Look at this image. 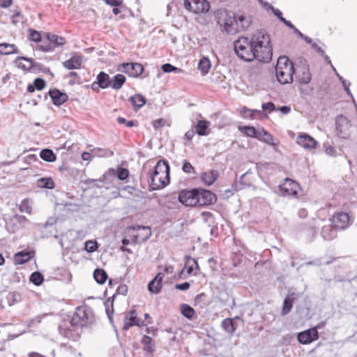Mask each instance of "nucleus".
Here are the masks:
<instances>
[{
	"label": "nucleus",
	"mask_w": 357,
	"mask_h": 357,
	"mask_svg": "<svg viewBox=\"0 0 357 357\" xmlns=\"http://www.w3.org/2000/svg\"><path fill=\"white\" fill-rule=\"evenodd\" d=\"M256 59L268 63L272 59L273 47L270 35L264 31H257L251 37Z\"/></svg>",
	"instance_id": "obj_1"
},
{
	"label": "nucleus",
	"mask_w": 357,
	"mask_h": 357,
	"mask_svg": "<svg viewBox=\"0 0 357 357\" xmlns=\"http://www.w3.org/2000/svg\"><path fill=\"white\" fill-rule=\"evenodd\" d=\"M151 235V229L145 226H131L125 229L124 238L122 240L123 246L121 250L127 253H132V250L126 246L131 244L135 245L146 241Z\"/></svg>",
	"instance_id": "obj_2"
},
{
	"label": "nucleus",
	"mask_w": 357,
	"mask_h": 357,
	"mask_svg": "<svg viewBox=\"0 0 357 357\" xmlns=\"http://www.w3.org/2000/svg\"><path fill=\"white\" fill-rule=\"evenodd\" d=\"M169 166L167 161L159 160L151 174V186L153 190H160L169 183Z\"/></svg>",
	"instance_id": "obj_3"
},
{
	"label": "nucleus",
	"mask_w": 357,
	"mask_h": 357,
	"mask_svg": "<svg viewBox=\"0 0 357 357\" xmlns=\"http://www.w3.org/2000/svg\"><path fill=\"white\" fill-rule=\"evenodd\" d=\"M275 71L276 78L280 84H285L293 82L294 66L287 56H281L278 59Z\"/></svg>",
	"instance_id": "obj_4"
},
{
	"label": "nucleus",
	"mask_w": 357,
	"mask_h": 357,
	"mask_svg": "<svg viewBox=\"0 0 357 357\" xmlns=\"http://www.w3.org/2000/svg\"><path fill=\"white\" fill-rule=\"evenodd\" d=\"M234 47L238 56L244 61H252L256 59L251 40L247 37H240L234 43Z\"/></svg>",
	"instance_id": "obj_5"
},
{
	"label": "nucleus",
	"mask_w": 357,
	"mask_h": 357,
	"mask_svg": "<svg viewBox=\"0 0 357 357\" xmlns=\"http://www.w3.org/2000/svg\"><path fill=\"white\" fill-rule=\"evenodd\" d=\"M217 23L222 32L228 34H235L236 14L225 9H220L215 13Z\"/></svg>",
	"instance_id": "obj_6"
},
{
	"label": "nucleus",
	"mask_w": 357,
	"mask_h": 357,
	"mask_svg": "<svg viewBox=\"0 0 357 357\" xmlns=\"http://www.w3.org/2000/svg\"><path fill=\"white\" fill-rule=\"evenodd\" d=\"M93 313L86 306L77 307L73 313L70 322L73 326L81 328L86 327L93 321Z\"/></svg>",
	"instance_id": "obj_7"
},
{
	"label": "nucleus",
	"mask_w": 357,
	"mask_h": 357,
	"mask_svg": "<svg viewBox=\"0 0 357 357\" xmlns=\"http://www.w3.org/2000/svg\"><path fill=\"white\" fill-rule=\"evenodd\" d=\"M331 227L335 230H344L351 224L349 214L344 211L335 212L329 219Z\"/></svg>",
	"instance_id": "obj_8"
},
{
	"label": "nucleus",
	"mask_w": 357,
	"mask_h": 357,
	"mask_svg": "<svg viewBox=\"0 0 357 357\" xmlns=\"http://www.w3.org/2000/svg\"><path fill=\"white\" fill-rule=\"evenodd\" d=\"M283 196L297 198L301 190L300 185L291 178H285L279 186Z\"/></svg>",
	"instance_id": "obj_9"
},
{
	"label": "nucleus",
	"mask_w": 357,
	"mask_h": 357,
	"mask_svg": "<svg viewBox=\"0 0 357 357\" xmlns=\"http://www.w3.org/2000/svg\"><path fill=\"white\" fill-rule=\"evenodd\" d=\"M319 326H315L309 329L301 331L297 334V340L301 344H310L317 340L319 337L318 329Z\"/></svg>",
	"instance_id": "obj_10"
},
{
	"label": "nucleus",
	"mask_w": 357,
	"mask_h": 357,
	"mask_svg": "<svg viewBox=\"0 0 357 357\" xmlns=\"http://www.w3.org/2000/svg\"><path fill=\"white\" fill-rule=\"evenodd\" d=\"M197 206L202 207L213 204L216 202V195L204 189H196Z\"/></svg>",
	"instance_id": "obj_11"
},
{
	"label": "nucleus",
	"mask_w": 357,
	"mask_h": 357,
	"mask_svg": "<svg viewBox=\"0 0 357 357\" xmlns=\"http://www.w3.org/2000/svg\"><path fill=\"white\" fill-rule=\"evenodd\" d=\"M184 6L189 11L197 14L206 13L210 8L206 0H185Z\"/></svg>",
	"instance_id": "obj_12"
},
{
	"label": "nucleus",
	"mask_w": 357,
	"mask_h": 357,
	"mask_svg": "<svg viewBox=\"0 0 357 357\" xmlns=\"http://www.w3.org/2000/svg\"><path fill=\"white\" fill-rule=\"evenodd\" d=\"M118 70L130 77H137L143 73L144 68L139 63H123L118 66Z\"/></svg>",
	"instance_id": "obj_13"
},
{
	"label": "nucleus",
	"mask_w": 357,
	"mask_h": 357,
	"mask_svg": "<svg viewBox=\"0 0 357 357\" xmlns=\"http://www.w3.org/2000/svg\"><path fill=\"white\" fill-rule=\"evenodd\" d=\"M60 333L61 335L68 339L69 340L73 341V342H77L80 338L81 335L82 333V330L77 326H73L70 322H69V325L61 326Z\"/></svg>",
	"instance_id": "obj_14"
},
{
	"label": "nucleus",
	"mask_w": 357,
	"mask_h": 357,
	"mask_svg": "<svg viewBox=\"0 0 357 357\" xmlns=\"http://www.w3.org/2000/svg\"><path fill=\"white\" fill-rule=\"evenodd\" d=\"M235 34L247 30L252 24L250 16L244 13H236Z\"/></svg>",
	"instance_id": "obj_15"
},
{
	"label": "nucleus",
	"mask_w": 357,
	"mask_h": 357,
	"mask_svg": "<svg viewBox=\"0 0 357 357\" xmlns=\"http://www.w3.org/2000/svg\"><path fill=\"white\" fill-rule=\"evenodd\" d=\"M296 143L305 149H315L318 142L310 135L300 132L296 139Z\"/></svg>",
	"instance_id": "obj_16"
},
{
	"label": "nucleus",
	"mask_w": 357,
	"mask_h": 357,
	"mask_svg": "<svg viewBox=\"0 0 357 357\" xmlns=\"http://www.w3.org/2000/svg\"><path fill=\"white\" fill-rule=\"evenodd\" d=\"M178 199L180 202L187 206H197L196 189L180 192Z\"/></svg>",
	"instance_id": "obj_17"
},
{
	"label": "nucleus",
	"mask_w": 357,
	"mask_h": 357,
	"mask_svg": "<svg viewBox=\"0 0 357 357\" xmlns=\"http://www.w3.org/2000/svg\"><path fill=\"white\" fill-rule=\"evenodd\" d=\"M142 325H144V323L143 321L140 322V321L137 319V314L136 310H132L126 314L124 319V325L123 328L127 330L133 326H139Z\"/></svg>",
	"instance_id": "obj_18"
},
{
	"label": "nucleus",
	"mask_w": 357,
	"mask_h": 357,
	"mask_svg": "<svg viewBox=\"0 0 357 357\" xmlns=\"http://www.w3.org/2000/svg\"><path fill=\"white\" fill-rule=\"evenodd\" d=\"M257 139L273 146L275 149L280 143L278 140H275L273 135L268 132L264 128L258 129V135Z\"/></svg>",
	"instance_id": "obj_19"
},
{
	"label": "nucleus",
	"mask_w": 357,
	"mask_h": 357,
	"mask_svg": "<svg viewBox=\"0 0 357 357\" xmlns=\"http://www.w3.org/2000/svg\"><path fill=\"white\" fill-rule=\"evenodd\" d=\"M163 273H158L156 276L149 283L148 289L152 294H158L162 288Z\"/></svg>",
	"instance_id": "obj_20"
},
{
	"label": "nucleus",
	"mask_w": 357,
	"mask_h": 357,
	"mask_svg": "<svg viewBox=\"0 0 357 357\" xmlns=\"http://www.w3.org/2000/svg\"><path fill=\"white\" fill-rule=\"evenodd\" d=\"M43 36L51 42L52 47H54V50L56 47L63 46L67 43L66 39L64 37L51 32H44Z\"/></svg>",
	"instance_id": "obj_21"
},
{
	"label": "nucleus",
	"mask_w": 357,
	"mask_h": 357,
	"mask_svg": "<svg viewBox=\"0 0 357 357\" xmlns=\"http://www.w3.org/2000/svg\"><path fill=\"white\" fill-rule=\"evenodd\" d=\"M218 176V171L212 169L202 173L200 176V179L206 185L210 186L215 182Z\"/></svg>",
	"instance_id": "obj_22"
},
{
	"label": "nucleus",
	"mask_w": 357,
	"mask_h": 357,
	"mask_svg": "<svg viewBox=\"0 0 357 357\" xmlns=\"http://www.w3.org/2000/svg\"><path fill=\"white\" fill-rule=\"evenodd\" d=\"M82 63V56L75 54L63 63V66L68 70L79 69Z\"/></svg>",
	"instance_id": "obj_23"
},
{
	"label": "nucleus",
	"mask_w": 357,
	"mask_h": 357,
	"mask_svg": "<svg viewBox=\"0 0 357 357\" xmlns=\"http://www.w3.org/2000/svg\"><path fill=\"white\" fill-rule=\"evenodd\" d=\"M50 96L55 105H61L68 100V96L57 89L50 91Z\"/></svg>",
	"instance_id": "obj_24"
},
{
	"label": "nucleus",
	"mask_w": 357,
	"mask_h": 357,
	"mask_svg": "<svg viewBox=\"0 0 357 357\" xmlns=\"http://www.w3.org/2000/svg\"><path fill=\"white\" fill-rule=\"evenodd\" d=\"M96 84L102 89H106L111 86V79L109 75L104 72H100L97 76V82L92 84L93 89H95Z\"/></svg>",
	"instance_id": "obj_25"
},
{
	"label": "nucleus",
	"mask_w": 357,
	"mask_h": 357,
	"mask_svg": "<svg viewBox=\"0 0 357 357\" xmlns=\"http://www.w3.org/2000/svg\"><path fill=\"white\" fill-rule=\"evenodd\" d=\"M17 66L24 70H30L33 67V60L24 56L18 57L15 60Z\"/></svg>",
	"instance_id": "obj_26"
},
{
	"label": "nucleus",
	"mask_w": 357,
	"mask_h": 357,
	"mask_svg": "<svg viewBox=\"0 0 357 357\" xmlns=\"http://www.w3.org/2000/svg\"><path fill=\"white\" fill-rule=\"evenodd\" d=\"M349 128V123L345 118H340L336 121V131L337 133L342 137H345L347 131Z\"/></svg>",
	"instance_id": "obj_27"
},
{
	"label": "nucleus",
	"mask_w": 357,
	"mask_h": 357,
	"mask_svg": "<svg viewBox=\"0 0 357 357\" xmlns=\"http://www.w3.org/2000/svg\"><path fill=\"white\" fill-rule=\"evenodd\" d=\"M18 52V49L15 45L6 43H0L1 55L17 54Z\"/></svg>",
	"instance_id": "obj_28"
},
{
	"label": "nucleus",
	"mask_w": 357,
	"mask_h": 357,
	"mask_svg": "<svg viewBox=\"0 0 357 357\" xmlns=\"http://www.w3.org/2000/svg\"><path fill=\"white\" fill-rule=\"evenodd\" d=\"M31 257V252L27 251H22L15 255L14 261L16 264H23L29 261Z\"/></svg>",
	"instance_id": "obj_29"
},
{
	"label": "nucleus",
	"mask_w": 357,
	"mask_h": 357,
	"mask_svg": "<svg viewBox=\"0 0 357 357\" xmlns=\"http://www.w3.org/2000/svg\"><path fill=\"white\" fill-rule=\"evenodd\" d=\"M221 326L222 328L229 335H232L236 330V324L234 319L231 318L225 319L222 321Z\"/></svg>",
	"instance_id": "obj_30"
},
{
	"label": "nucleus",
	"mask_w": 357,
	"mask_h": 357,
	"mask_svg": "<svg viewBox=\"0 0 357 357\" xmlns=\"http://www.w3.org/2000/svg\"><path fill=\"white\" fill-rule=\"evenodd\" d=\"M36 50L43 52H50L54 51V47L51 44V42L47 38H41V41L38 43L36 45Z\"/></svg>",
	"instance_id": "obj_31"
},
{
	"label": "nucleus",
	"mask_w": 357,
	"mask_h": 357,
	"mask_svg": "<svg viewBox=\"0 0 357 357\" xmlns=\"http://www.w3.org/2000/svg\"><path fill=\"white\" fill-rule=\"evenodd\" d=\"M294 299V294H291L284 298L281 312L282 315H285L291 310Z\"/></svg>",
	"instance_id": "obj_32"
},
{
	"label": "nucleus",
	"mask_w": 357,
	"mask_h": 357,
	"mask_svg": "<svg viewBox=\"0 0 357 357\" xmlns=\"http://www.w3.org/2000/svg\"><path fill=\"white\" fill-rule=\"evenodd\" d=\"M238 130L248 137L257 138L258 135V130L253 126H238Z\"/></svg>",
	"instance_id": "obj_33"
},
{
	"label": "nucleus",
	"mask_w": 357,
	"mask_h": 357,
	"mask_svg": "<svg viewBox=\"0 0 357 357\" xmlns=\"http://www.w3.org/2000/svg\"><path fill=\"white\" fill-rule=\"evenodd\" d=\"M211 64L208 58L203 56L199 61L198 69L202 75H206L211 69Z\"/></svg>",
	"instance_id": "obj_34"
},
{
	"label": "nucleus",
	"mask_w": 357,
	"mask_h": 357,
	"mask_svg": "<svg viewBox=\"0 0 357 357\" xmlns=\"http://www.w3.org/2000/svg\"><path fill=\"white\" fill-rule=\"evenodd\" d=\"M40 157L43 160L49 162H53L56 160V155L50 149H43L40 153Z\"/></svg>",
	"instance_id": "obj_35"
},
{
	"label": "nucleus",
	"mask_w": 357,
	"mask_h": 357,
	"mask_svg": "<svg viewBox=\"0 0 357 357\" xmlns=\"http://www.w3.org/2000/svg\"><path fill=\"white\" fill-rule=\"evenodd\" d=\"M126 77L122 74L116 75L111 80V86L114 89H120L126 82Z\"/></svg>",
	"instance_id": "obj_36"
},
{
	"label": "nucleus",
	"mask_w": 357,
	"mask_h": 357,
	"mask_svg": "<svg viewBox=\"0 0 357 357\" xmlns=\"http://www.w3.org/2000/svg\"><path fill=\"white\" fill-rule=\"evenodd\" d=\"M141 342L143 345V349L149 354L154 352V344L153 340L147 335H144L142 338Z\"/></svg>",
	"instance_id": "obj_37"
},
{
	"label": "nucleus",
	"mask_w": 357,
	"mask_h": 357,
	"mask_svg": "<svg viewBox=\"0 0 357 357\" xmlns=\"http://www.w3.org/2000/svg\"><path fill=\"white\" fill-rule=\"evenodd\" d=\"M45 86V81L42 78H36L33 84H29L27 91L29 93H33L36 89L40 91Z\"/></svg>",
	"instance_id": "obj_38"
},
{
	"label": "nucleus",
	"mask_w": 357,
	"mask_h": 357,
	"mask_svg": "<svg viewBox=\"0 0 357 357\" xmlns=\"http://www.w3.org/2000/svg\"><path fill=\"white\" fill-rule=\"evenodd\" d=\"M130 101L135 109L142 107L146 103L144 97L140 94H135L130 97Z\"/></svg>",
	"instance_id": "obj_39"
},
{
	"label": "nucleus",
	"mask_w": 357,
	"mask_h": 357,
	"mask_svg": "<svg viewBox=\"0 0 357 357\" xmlns=\"http://www.w3.org/2000/svg\"><path fill=\"white\" fill-rule=\"evenodd\" d=\"M208 126H209L208 121H204V120H200L198 121L197 126H195V129H196L195 131L200 136L206 135H207L206 130L208 128Z\"/></svg>",
	"instance_id": "obj_40"
},
{
	"label": "nucleus",
	"mask_w": 357,
	"mask_h": 357,
	"mask_svg": "<svg viewBox=\"0 0 357 357\" xmlns=\"http://www.w3.org/2000/svg\"><path fill=\"white\" fill-rule=\"evenodd\" d=\"M37 185L39 188L53 189L55 184L52 178H41L37 181Z\"/></svg>",
	"instance_id": "obj_41"
},
{
	"label": "nucleus",
	"mask_w": 357,
	"mask_h": 357,
	"mask_svg": "<svg viewBox=\"0 0 357 357\" xmlns=\"http://www.w3.org/2000/svg\"><path fill=\"white\" fill-rule=\"evenodd\" d=\"M93 278L98 283L103 284L107 278V274L104 270L97 268L93 272Z\"/></svg>",
	"instance_id": "obj_42"
},
{
	"label": "nucleus",
	"mask_w": 357,
	"mask_h": 357,
	"mask_svg": "<svg viewBox=\"0 0 357 357\" xmlns=\"http://www.w3.org/2000/svg\"><path fill=\"white\" fill-rule=\"evenodd\" d=\"M181 314L188 319H192L195 314V310L188 304H182L181 306Z\"/></svg>",
	"instance_id": "obj_43"
},
{
	"label": "nucleus",
	"mask_w": 357,
	"mask_h": 357,
	"mask_svg": "<svg viewBox=\"0 0 357 357\" xmlns=\"http://www.w3.org/2000/svg\"><path fill=\"white\" fill-rule=\"evenodd\" d=\"M185 267L187 268V273L188 275L192 274L195 268L199 270L197 260L192 258H190L187 260Z\"/></svg>",
	"instance_id": "obj_44"
},
{
	"label": "nucleus",
	"mask_w": 357,
	"mask_h": 357,
	"mask_svg": "<svg viewBox=\"0 0 357 357\" xmlns=\"http://www.w3.org/2000/svg\"><path fill=\"white\" fill-rule=\"evenodd\" d=\"M44 38L43 33L42 34L39 31L34 29L29 30V39L31 41L36 43V44L41 41V38Z\"/></svg>",
	"instance_id": "obj_45"
},
{
	"label": "nucleus",
	"mask_w": 357,
	"mask_h": 357,
	"mask_svg": "<svg viewBox=\"0 0 357 357\" xmlns=\"http://www.w3.org/2000/svg\"><path fill=\"white\" fill-rule=\"evenodd\" d=\"M312 79L310 72L308 69L304 68L302 73L298 75V82L301 84H308Z\"/></svg>",
	"instance_id": "obj_46"
},
{
	"label": "nucleus",
	"mask_w": 357,
	"mask_h": 357,
	"mask_svg": "<svg viewBox=\"0 0 357 357\" xmlns=\"http://www.w3.org/2000/svg\"><path fill=\"white\" fill-rule=\"evenodd\" d=\"M19 209L21 212L30 215L32 212V207L29 200L28 199H23L19 206Z\"/></svg>",
	"instance_id": "obj_47"
},
{
	"label": "nucleus",
	"mask_w": 357,
	"mask_h": 357,
	"mask_svg": "<svg viewBox=\"0 0 357 357\" xmlns=\"http://www.w3.org/2000/svg\"><path fill=\"white\" fill-rule=\"evenodd\" d=\"M43 275L39 272H33L30 276V281L35 285H40L43 282Z\"/></svg>",
	"instance_id": "obj_48"
},
{
	"label": "nucleus",
	"mask_w": 357,
	"mask_h": 357,
	"mask_svg": "<svg viewBox=\"0 0 357 357\" xmlns=\"http://www.w3.org/2000/svg\"><path fill=\"white\" fill-rule=\"evenodd\" d=\"M114 299L112 298H108L105 302V310L109 317L113 314Z\"/></svg>",
	"instance_id": "obj_49"
},
{
	"label": "nucleus",
	"mask_w": 357,
	"mask_h": 357,
	"mask_svg": "<svg viewBox=\"0 0 357 357\" xmlns=\"http://www.w3.org/2000/svg\"><path fill=\"white\" fill-rule=\"evenodd\" d=\"M98 247V243L96 241L89 240L85 242V250L89 252H95Z\"/></svg>",
	"instance_id": "obj_50"
},
{
	"label": "nucleus",
	"mask_w": 357,
	"mask_h": 357,
	"mask_svg": "<svg viewBox=\"0 0 357 357\" xmlns=\"http://www.w3.org/2000/svg\"><path fill=\"white\" fill-rule=\"evenodd\" d=\"M182 170L186 174H194L195 170L194 167L188 160H184L182 166Z\"/></svg>",
	"instance_id": "obj_51"
},
{
	"label": "nucleus",
	"mask_w": 357,
	"mask_h": 357,
	"mask_svg": "<svg viewBox=\"0 0 357 357\" xmlns=\"http://www.w3.org/2000/svg\"><path fill=\"white\" fill-rule=\"evenodd\" d=\"M117 176L120 180H125L129 176V171L123 167H119L116 171Z\"/></svg>",
	"instance_id": "obj_52"
},
{
	"label": "nucleus",
	"mask_w": 357,
	"mask_h": 357,
	"mask_svg": "<svg viewBox=\"0 0 357 357\" xmlns=\"http://www.w3.org/2000/svg\"><path fill=\"white\" fill-rule=\"evenodd\" d=\"M162 69L165 73H171V72H178L181 73L182 71L181 69L178 68L175 66H173L170 63H165L162 66Z\"/></svg>",
	"instance_id": "obj_53"
},
{
	"label": "nucleus",
	"mask_w": 357,
	"mask_h": 357,
	"mask_svg": "<svg viewBox=\"0 0 357 357\" xmlns=\"http://www.w3.org/2000/svg\"><path fill=\"white\" fill-rule=\"evenodd\" d=\"M79 343L75 342V346H73L69 344L68 343H63L61 347L65 348L66 351H68L70 354H75L77 351V347H79Z\"/></svg>",
	"instance_id": "obj_54"
},
{
	"label": "nucleus",
	"mask_w": 357,
	"mask_h": 357,
	"mask_svg": "<svg viewBox=\"0 0 357 357\" xmlns=\"http://www.w3.org/2000/svg\"><path fill=\"white\" fill-rule=\"evenodd\" d=\"M166 121L160 118L153 121L152 125L155 129H159L165 126Z\"/></svg>",
	"instance_id": "obj_55"
},
{
	"label": "nucleus",
	"mask_w": 357,
	"mask_h": 357,
	"mask_svg": "<svg viewBox=\"0 0 357 357\" xmlns=\"http://www.w3.org/2000/svg\"><path fill=\"white\" fill-rule=\"evenodd\" d=\"M262 109L264 111H273L275 109V105L272 102H268L262 105Z\"/></svg>",
	"instance_id": "obj_56"
},
{
	"label": "nucleus",
	"mask_w": 357,
	"mask_h": 357,
	"mask_svg": "<svg viewBox=\"0 0 357 357\" xmlns=\"http://www.w3.org/2000/svg\"><path fill=\"white\" fill-rule=\"evenodd\" d=\"M128 292V287L126 284H121L119 286L116 293L119 294L126 295Z\"/></svg>",
	"instance_id": "obj_57"
},
{
	"label": "nucleus",
	"mask_w": 357,
	"mask_h": 357,
	"mask_svg": "<svg viewBox=\"0 0 357 357\" xmlns=\"http://www.w3.org/2000/svg\"><path fill=\"white\" fill-rule=\"evenodd\" d=\"M282 22L284 24H286L287 26H288L289 27H290V28H291V29H294L296 32H298V34H299V36H300L301 37H302V38L303 37V33H301L300 31H298L295 28V26H294V25H293V24H292L289 21H287L285 18H284V19H282Z\"/></svg>",
	"instance_id": "obj_58"
},
{
	"label": "nucleus",
	"mask_w": 357,
	"mask_h": 357,
	"mask_svg": "<svg viewBox=\"0 0 357 357\" xmlns=\"http://www.w3.org/2000/svg\"><path fill=\"white\" fill-rule=\"evenodd\" d=\"M175 288L179 290H186L190 288V284L187 282L181 284H176Z\"/></svg>",
	"instance_id": "obj_59"
},
{
	"label": "nucleus",
	"mask_w": 357,
	"mask_h": 357,
	"mask_svg": "<svg viewBox=\"0 0 357 357\" xmlns=\"http://www.w3.org/2000/svg\"><path fill=\"white\" fill-rule=\"evenodd\" d=\"M13 3V0H0V7L6 8Z\"/></svg>",
	"instance_id": "obj_60"
},
{
	"label": "nucleus",
	"mask_w": 357,
	"mask_h": 357,
	"mask_svg": "<svg viewBox=\"0 0 357 357\" xmlns=\"http://www.w3.org/2000/svg\"><path fill=\"white\" fill-rule=\"evenodd\" d=\"M105 1L106 3L114 6H120L122 3V0H105Z\"/></svg>",
	"instance_id": "obj_61"
},
{
	"label": "nucleus",
	"mask_w": 357,
	"mask_h": 357,
	"mask_svg": "<svg viewBox=\"0 0 357 357\" xmlns=\"http://www.w3.org/2000/svg\"><path fill=\"white\" fill-rule=\"evenodd\" d=\"M164 275L166 274H172L174 273V267L170 265H165L164 268V272H162Z\"/></svg>",
	"instance_id": "obj_62"
},
{
	"label": "nucleus",
	"mask_w": 357,
	"mask_h": 357,
	"mask_svg": "<svg viewBox=\"0 0 357 357\" xmlns=\"http://www.w3.org/2000/svg\"><path fill=\"white\" fill-rule=\"evenodd\" d=\"M312 47L318 53H320L321 54H324V50L319 46L318 44H317L316 43H312Z\"/></svg>",
	"instance_id": "obj_63"
},
{
	"label": "nucleus",
	"mask_w": 357,
	"mask_h": 357,
	"mask_svg": "<svg viewBox=\"0 0 357 357\" xmlns=\"http://www.w3.org/2000/svg\"><path fill=\"white\" fill-rule=\"evenodd\" d=\"M195 135V131L194 130H188L185 132V137L190 141Z\"/></svg>",
	"instance_id": "obj_64"
}]
</instances>
